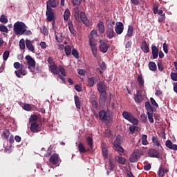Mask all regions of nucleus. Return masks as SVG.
<instances>
[{"label": "nucleus", "mask_w": 177, "mask_h": 177, "mask_svg": "<svg viewBox=\"0 0 177 177\" xmlns=\"http://www.w3.org/2000/svg\"><path fill=\"white\" fill-rule=\"evenodd\" d=\"M151 53L153 59H157L158 57L159 50L157 46L152 44L151 46Z\"/></svg>", "instance_id": "obj_18"}, {"label": "nucleus", "mask_w": 177, "mask_h": 177, "mask_svg": "<svg viewBox=\"0 0 177 177\" xmlns=\"http://www.w3.org/2000/svg\"><path fill=\"white\" fill-rule=\"evenodd\" d=\"M145 108L146 110L148 111L147 113H153V107L151 106V104H150V102H145Z\"/></svg>", "instance_id": "obj_39"}, {"label": "nucleus", "mask_w": 177, "mask_h": 177, "mask_svg": "<svg viewBox=\"0 0 177 177\" xmlns=\"http://www.w3.org/2000/svg\"><path fill=\"white\" fill-rule=\"evenodd\" d=\"M73 15L77 21H82L83 24H85L86 27H89V26H91V21L88 19L86 14H85L84 12L80 11L78 7H75L73 9Z\"/></svg>", "instance_id": "obj_2"}, {"label": "nucleus", "mask_w": 177, "mask_h": 177, "mask_svg": "<svg viewBox=\"0 0 177 177\" xmlns=\"http://www.w3.org/2000/svg\"><path fill=\"white\" fill-rule=\"evenodd\" d=\"M158 23H162L165 21V14H163L162 15H160V17L158 19Z\"/></svg>", "instance_id": "obj_57"}, {"label": "nucleus", "mask_w": 177, "mask_h": 177, "mask_svg": "<svg viewBox=\"0 0 177 177\" xmlns=\"http://www.w3.org/2000/svg\"><path fill=\"white\" fill-rule=\"evenodd\" d=\"M59 161H60V158L57 153H53L50 157L49 162L53 164V165H57V164H59Z\"/></svg>", "instance_id": "obj_12"}, {"label": "nucleus", "mask_w": 177, "mask_h": 177, "mask_svg": "<svg viewBox=\"0 0 177 177\" xmlns=\"http://www.w3.org/2000/svg\"><path fill=\"white\" fill-rule=\"evenodd\" d=\"M64 52L66 56H70V55H71V46H70L69 45L66 46L64 47Z\"/></svg>", "instance_id": "obj_41"}, {"label": "nucleus", "mask_w": 177, "mask_h": 177, "mask_svg": "<svg viewBox=\"0 0 177 177\" xmlns=\"http://www.w3.org/2000/svg\"><path fill=\"white\" fill-rule=\"evenodd\" d=\"M158 68L159 71H164V65H162V61L160 60L158 62Z\"/></svg>", "instance_id": "obj_50"}, {"label": "nucleus", "mask_w": 177, "mask_h": 177, "mask_svg": "<svg viewBox=\"0 0 177 177\" xmlns=\"http://www.w3.org/2000/svg\"><path fill=\"white\" fill-rule=\"evenodd\" d=\"M148 156L152 158H158L160 151L156 149H151L148 151Z\"/></svg>", "instance_id": "obj_13"}, {"label": "nucleus", "mask_w": 177, "mask_h": 177, "mask_svg": "<svg viewBox=\"0 0 177 177\" xmlns=\"http://www.w3.org/2000/svg\"><path fill=\"white\" fill-rule=\"evenodd\" d=\"M9 55H10V52L9 50H6L3 54V60L4 62H6L8 60V58L9 57Z\"/></svg>", "instance_id": "obj_48"}, {"label": "nucleus", "mask_w": 177, "mask_h": 177, "mask_svg": "<svg viewBox=\"0 0 177 177\" xmlns=\"http://www.w3.org/2000/svg\"><path fill=\"white\" fill-rule=\"evenodd\" d=\"M19 73H21V75H26L27 73H26V68H24V65H21V68L18 70Z\"/></svg>", "instance_id": "obj_49"}, {"label": "nucleus", "mask_w": 177, "mask_h": 177, "mask_svg": "<svg viewBox=\"0 0 177 177\" xmlns=\"http://www.w3.org/2000/svg\"><path fill=\"white\" fill-rule=\"evenodd\" d=\"M138 158H139V152L134 151L130 156V162H137Z\"/></svg>", "instance_id": "obj_21"}, {"label": "nucleus", "mask_w": 177, "mask_h": 177, "mask_svg": "<svg viewBox=\"0 0 177 177\" xmlns=\"http://www.w3.org/2000/svg\"><path fill=\"white\" fill-rule=\"evenodd\" d=\"M88 44L91 48V52L94 57H97V44L96 39L93 37H88Z\"/></svg>", "instance_id": "obj_7"}, {"label": "nucleus", "mask_w": 177, "mask_h": 177, "mask_svg": "<svg viewBox=\"0 0 177 177\" xmlns=\"http://www.w3.org/2000/svg\"><path fill=\"white\" fill-rule=\"evenodd\" d=\"M106 88L107 86H106L104 82L101 81L97 84V89L100 93V102H102V103H106V100H107Z\"/></svg>", "instance_id": "obj_4"}, {"label": "nucleus", "mask_w": 177, "mask_h": 177, "mask_svg": "<svg viewBox=\"0 0 177 177\" xmlns=\"http://www.w3.org/2000/svg\"><path fill=\"white\" fill-rule=\"evenodd\" d=\"M70 16H71V12H70V10L68 8L66 9L64 12V20L65 21H68L70 19Z\"/></svg>", "instance_id": "obj_29"}, {"label": "nucleus", "mask_w": 177, "mask_h": 177, "mask_svg": "<svg viewBox=\"0 0 177 177\" xmlns=\"http://www.w3.org/2000/svg\"><path fill=\"white\" fill-rule=\"evenodd\" d=\"M32 107H31V105L30 104H25L24 105V110H26V111H31V109Z\"/></svg>", "instance_id": "obj_55"}, {"label": "nucleus", "mask_w": 177, "mask_h": 177, "mask_svg": "<svg viewBox=\"0 0 177 177\" xmlns=\"http://www.w3.org/2000/svg\"><path fill=\"white\" fill-rule=\"evenodd\" d=\"M88 38H97V30H93L91 33H90V36L88 37Z\"/></svg>", "instance_id": "obj_45"}, {"label": "nucleus", "mask_w": 177, "mask_h": 177, "mask_svg": "<svg viewBox=\"0 0 177 177\" xmlns=\"http://www.w3.org/2000/svg\"><path fill=\"white\" fill-rule=\"evenodd\" d=\"M114 26H115V21L113 19H106V30L105 31V35L109 39H113L115 38V32H114Z\"/></svg>", "instance_id": "obj_3"}, {"label": "nucleus", "mask_w": 177, "mask_h": 177, "mask_svg": "<svg viewBox=\"0 0 177 177\" xmlns=\"http://www.w3.org/2000/svg\"><path fill=\"white\" fill-rule=\"evenodd\" d=\"M40 31L41 34H44V35H49V30H48V28L45 26H44L43 28H40Z\"/></svg>", "instance_id": "obj_40"}, {"label": "nucleus", "mask_w": 177, "mask_h": 177, "mask_svg": "<svg viewBox=\"0 0 177 177\" xmlns=\"http://www.w3.org/2000/svg\"><path fill=\"white\" fill-rule=\"evenodd\" d=\"M142 93H140V91H137L136 94L134 95V101L136 103H142Z\"/></svg>", "instance_id": "obj_22"}, {"label": "nucleus", "mask_w": 177, "mask_h": 177, "mask_svg": "<svg viewBox=\"0 0 177 177\" xmlns=\"http://www.w3.org/2000/svg\"><path fill=\"white\" fill-rule=\"evenodd\" d=\"M57 71H59V74H61L62 77H66L67 74L66 73V69L64 68V66L62 65H59L57 66Z\"/></svg>", "instance_id": "obj_27"}, {"label": "nucleus", "mask_w": 177, "mask_h": 177, "mask_svg": "<svg viewBox=\"0 0 177 177\" xmlns=\"http://www.w3.org/2000/svg\"><path fill=\"white\" fill-rule=\"evenodd\" d=\"M163 50L165 53H168V44L167 43L163 44Z\"/></svg>", "instance_id": "obj_64"}, {"label": "nucleus", "mask_w": 177, "mask_h": 177, "mask_svg": "<svg viewBox=\"0 0 177 177\" xmlns=\"http://www.w3.org/2000/svg\"><path fill=\"white\" fill-rule=\"evenodd\" d=\"M140 121L141 122H144V123L147 122V116L146 115V114L142 113L140 115Z\"/></svg>", "instance_id": "obj_52"}, {"label": "nucleus", "mask_w": 177, "mask_h": 177, "mask_svg": "<svg viewBox=\"0 0 177 177\" xmlns=\"http://www.w3.org/2000/svg\"><path fill=\"white\" fill-rule=\"evenodd\" d=\"M149 68L151 71H157V65L154 62H149L148 64Z\"/></svg>", "instance_id": "obj_32"}, {"label": "nucleus", "mask_w": 177, "mask_h": 177, "mask_svg": "<svg viewBox=\"0 0 177 177\" xmlns=\"http://www.w3.org/2000/svg\"><path fill=\"white\" fill-rule=\"evenodd\" d=\"M86 142L88 145L89 146L91 150H92V151H93V139L92 138V137L88 136L86 138Z\"/></svg>", "instance_id": "obj_33"}, {"label": "nucleus", "mask_w": 177, "mask_h": 177, "mask_svg": "<svg viewBox=\"0 0 177 177\" xmlns=\"http://www.w3.org/2000/svg\"><path fill=\"white\" fill-rule=\"evenodd\" d=\"M100 69L102 71H104L107 67L106 66V63L104 62H102L100 65Z\"/></svg>", "instance_id": "obj_61"}, {"label": "nucleus", "mask_w": 177, "mask_h": 177, "mask_svg": "<svg viewBox=\"0 0 177 177\" xmlns=\"http://www.w3.org/2000/svg\"><path fill=\"white\" fill-rule=\"evenodd\" d=\"M141 50L144 53H149L150 51V49L149 48V46L147 45V42H146V40H144L142 41L141 44Z\"/></svg>", "instance_id": "obj_20"}, {"label": "nucleus", "mask_w": 177, "mask_h": 177, "mask_svg": "<svg viewBox=\"0 0 177 177\" xmlns=\"http://www.w3.org/2000/svg\"><path fill=\"white\" fill-rule=\"evenodd\" d=\"M72 1L74 6L76 5V6H80V5H81V2H82L83 0H72Z\"/></svg>", "instance_id": "obj_62"}, {"label": "nucleus", "mask_w": 177, "mask_h": 177, "mask_svg": "<svg viewBox=\"0 0 177 177\" xmlns=\"http://www.w3.org/2000/svg\"><path fill=\"white\" fill-rule=\"evenodd\" d=\"M27 26L23 21H17L14 24V32L16 35H24Z\"/></svg>", "instance_id": "obj_5"}, {"label": "nucleus", "mask_w": 177, "mask_h": 177, "mask_svg": "<svg viewBox=\"0 0 177 177\" xmlns=\"http://www.w3.org/2000/svg\"><path fill=\"white\" fill-rule=\"evenodd\" d=\"M102 156L106 160V158H109V147L105 143H103L102 145Z\"/></svg>", "instance_id": "obj_15"}, {"label": "nucleus", "mask_w": 177, "mask_h": 177, "mask_svg": "<svg viewBox=\"0 0 177 177\" xmlns=\"http://www.w3.org/2000/svg\"><path fill=\"white\" fill-rule=\"evenodd\" d=\"M78 149H79L80 153H87V151H88L89 150V149H85V146H84V144L81 142L78 145Z\"/></svg>", "instance_id": "obj_35"}, {"label": "nucleus", "mask_w": 177, "mask_h": 177, "mask_svg": "<svg viewBox=\"0 0 177 177\" xmlns=\"http://www.w3.org/2000/svg\"><path fill=\"white\" fill-rule=\"evenodd\" d=\"M100 120L104 122H109L110 120V115L104 110H101L99 113Z\"/></svg>", "instance_id": "obj_10"}, {"label": "nucleus", "mask_w": 177, "mask_h": 177, "mask_svg": "<svg viewBox=\"0 0 177 177\" xmlns=\"http://www.w3.org/2000/svg\"><path fill=\"white\" fill-rule=\"evenodd\" d=\"M97 27L100 34H104V31H106L104 29V23H103V21H100L97 24Z\"/></svg>", "instance_id": "obj_26"}, {"label": "nucleus", "mask_w": 177, "mask_h": 177, "mask_svg": "<svg viewBox=\"0 0 177 177\" xmlns=\"http://www.w3.org/2000/svg\"><path fill=\"white\" fill-rule=\"evenodd\" d=\"M113 146L116 151H118V153H124V148H122L121 145H113Z\"/></svg>", "instance_id": "obj_47"}, {"label": "nucleus", "mask_w": 177, "mask_h": 177, "mask_svg": "<svg viewBox=\"0 0 177 177\" xmlns=\"http://www.w3.org/2000/svg\"><path fill=\"white\" fill-rule=\"evenodd\" d=\"M109 168L110 171H113L114 168H115V163L111 160V159H109Z\"/></svg>", "instance_id": "obj_56"}, {"label": "nucleus", "mask_w": 177, "mask_h": 177, "mask_svg": "<svg viewBox=\"0 0 177 177\" xmlns=\"http://www.w3.org/2000/svg\"><path fill=\"white\" fill-rule=\"evenodd\" d=\"M121 145H122V137L118 136L113 142V146H121Z\"/></svg>", "instance_id": "obj_30"}, {"label": "nucleus", "mask_w": 177, "mask_h": 177, "mask_svg": "<svg viewBox=\"0 0 177 177\" xmlns=\"http://www.w3.org/2000/svg\"><path fill=\"white\" fill-rule=\"evenodd\" d=\"M19 48L22 50L26 49V41H24V39H21L19 41Z\"/></svg>", "instance_id": "obj_44"}, {"label": "nucleus", "mask_w": 177, "mask_h": 177, "mask_svg": "<svg viewBox=\"0 0 177 177\" xmlns=\"http://www.w3.org/2000/svg\"><path fill=\"white\" fill-rule=\"evenodd\" d=\"M148 120L151 124L154 122V119L153 118V112H147Z\"/></svg>", "instance_id": "obj_43"}, {"label": "nucleus", "mask_w": 177, "mask_h": 177, "mask_svg": "<svg viewBox=\"0 0 177 177\" xmlns=\"http://www.w3.org/2000/svg\"><path fill=\"white\" fill-rule=\"evenodd\" d=\"M115 31L118 35H121L124 32V24H122V22H119L115 28Z\"/></svg>", "instance_id": "obj_14"}, {"label": "nucleus", "mask_w": 177, "mask_h": 177, "mask_svg": "<svg viewBox=\"0 0 177 177\" xmlns=\"http://www.w3.org/2000/svg\"><path fill=\"white\" fill-rule=\"evenodd\" d=\"M99 50L102 53H107L109 49H110V44L104 42V40L99 41Z\"/></svg>", "instance_id": "obj_9"}, {"label": "nucleus", "mask_w": 177, "mask_h": 177, "mask_svg": "<svg viewBox=\"0 0 177 177\" xmlns=\"http://www.w3.org/2000/svg\"><path fill=\"white\" fill-rule=\"evenodd\" d=\"M52 150H53V148L52 146H50L47 150V153H46V157H49L52 154Z\"/></svg>", "instance_id": "obj_59"}, {"label": "nucleus", "mask_w": 177, "mask_h": 177, "mask_svg": "<svg viewBox=\"0 0 177 177\" xmlns=\"http://www.w3.org/2000/svg\"><path fill=\"white\" fill-rule=\"evenodd\" d=\"M158 177H164L165 175V171H164V167L160 166L159 168V171L158 172Z\"/></svg>", "instance_id": "obj_42"}, {"label": "nucleus", "mask_w": 177, "mask_h": 177, "mask_svg": "<svg viewBox=\"0 0 177 177\" xmlns=\"http://www.w3.org/2000/svg\"><path fill=\"white\" fill-rule=\"evenodd\" d=\"M91 104L94 107V109H97L99 107V104L97 103V101L95 100H92L91 102Z\"/></svg>", "instance_id": "obj_58"}, {"label": "nucleus", "mask_w": 177, "mask_h": 177, "mask_svg": "<svg viewBox=\"0 0 177 177\" xmlns=\"http://www.w3.org/2000/svg\"><path fill=\"white\" fill-rule=\"evenodd\" d=\"M25 59L27 60V64L30 67L35 68V60L30 55H26Z\"/></svg>", "instance_id": "obj_17"}, {"label": "nucleus", "mask_w": 177, "mask_h": 177, "mask_svg": "<svg viewBox=\"0 0 177 177\" xmlns=\"http://www.w3.org/2000/svg\"><path fill=\"white\" fill-rule=\"evenodd\" d=\"M72 55L75 59H80V53H78V50L77 49L73 48L72 50Z\"/></svg>", "instance_id": "obj_46"}, {"label": "nucleus", "mask_w": 177, "mask_h": 177, "mask_svg": "<svg viewBox=\"0 0 177 177\" xmlns=\"http://www.w3.org/2000/svg\"><path fill=\"white\" fill-rule=\"evenodd\" d=\"M0 31L1 32H9V30H8V27H6L5 25L0 26Z\"/></svg>", "instance_id": "obj_53"}, {"label": "nucleus", "mask_w": 177, "mask_h": 177, "mask_svg": "<svg viewBox=\"0 0 177 177\" xmlns=\"http://www.w3.org/2000/svg\"><path fill=\"white\" fill-rule=\"evenodd\" d=\"M97 82V77H88L87 83L90 88H92L95 86V83Z\"/></svg>", "instance_id": "obj_19"}, {"label": "nucleus", "mask_w": 177, "mask_h": 177, "mask_svg": "<svg viewBox=\"0 0 177 177\" xmlns=\"http://www.w3.org/2000/svg\"><path fill=\"white\" fill-rule=\"evenodd\" d=\"M10 136V131L8 129H4L2 134L3 139H8Z\"/></svg>", "instance_id": "obj_37"}, {"label": "nucleus", "mask_w": 177, "mask_h": 177, "mask_svg": "<svg viewBox=\"0 0 177 177\" xmlns=\"http://www.w3.org/2000/svg\"><path fill=\"white\" fill-rule=\"evenodd\" d=\"M122 117L124 120H127L133 125H138L139 124V120L133 116V114L131 112L124 111L122 112Z\"/></svg>", "instance_id": "obj_6"}, {"label": "nucleus", "mask_w": 177, "mask_h": 177, "mask_svg": "<svg viewBox=\"0 0 177 177\" xmlns=\"http://www.w3.org/2000/svg\"><path fill=\"white\" fill-rule=\"evenodd\" d=\"M8 17L5 16L4 15H2L0 17V22L6 24L8 23Z\"/></svg>", "instance_id": "obj_51"}, {"label": "nucleus", "mask_w": 177, "mask_h": 177, "mask_svg": "<svg viewBox=\"0 0 177 177\" xmlns=\"http://www.w3.org/2000/svg\"><path fill=\"white\" fill-rule=\"evenodd\" d=\"M170 77L172 81H177V72H171L170 74Z\"/></svg>", "instance_id": "obj_54"}, {"label": "nucleus", "mask_w": 177, "mask_h": 177, "mask_svg": "<svg viewBox=\"0 0 177 177\" xmlns=\"http://www.w3.org/2000/svg\"><path fill=\"white\" fill-rule=\"evenodd\" d=\"M142 145L143 146H147L149 145V142L147 141V135L143 134L142 136Z\"/></svg>", "instance_id": "obj_38"}, {"label": "nucleus", "mask_w": 177, "mask_h": 177, "mask_svg": "<svg viewBox=\"0 0 177 177\" xmlns=\"http://www.w3.org/2000/svg\"><path fill=\"white\" fill-rule=\"evenodd\" d=\"M74 100H75V104L77 110H81V100H80V97L75 95L74 96Z\"/></svg>", "instance_id": "obj_25"}, {"label": "nucleus", "mask_w": 177, "mask_h": 177, "mask_svg": "<svg viewBox=\"0 0 177 177\" xmlns=\"http://www.w3.org/2000/svg\"><path fill=\"white\" fill-rule=\"evenodd\" d=\"M26 48L29 50H30V52H32L33 53H34V52H35V48L32 45V43L31 42L30 40H29V39L26 40Z\"/></svg>", "instance_id": "obj_23"}, {"label": "nucleus", "mask_w": 177, "mask_h": 177, "mask_svg": "<svg viewBox=\"0 0 177 177\" xmlns=\"http://www.w3.org/2000/svg\"><path fill=\"white\" fill-rule=\"evenodd\" d=\"M165 146L167 147V149H169L170 150H174V151H176L177 150V145L173 144L172 141L170 140H167L165 142Z\"/></svg>", "instance_id": "obj_16"}, {"label": "nucleus", "mask_w": 177, "mask_h": 177, "mask_svg": "<svg viewBox=\"0 0 177 177\" xmlns=\"http://www.w3.org/2000/svg\"><path fill=\"white\" fill-rule=\"evenodd\" d=\"M153 12L154 15H157V13H158V6H157V4L153 5Z\"/></svg>", "instance_id": "obj_60"}, {"label": "nucleus", "mask_w": 177, "mask_h": 177, "mask_svg": "<svg viewBox=\"0 0 177 177\" xmlns=\"http://www.w3.org/2000/svg\"><path fill=\"white\" fill-rule=\"evenodd\" d=\"M46 16L48 21H53V20H55V12H53L52 8L48 7V8H46Z\"/></svg>", "instance_id": "obj_11"}, {"label": "nucleus", "mask_w": 177, "mask_h": 177, "mask_svg": "<svg viewBox=\"0 0 177 177\" xmlns=\"http://www.w3.org/2000/svg\"><path fill=\"white\" fill-rule=\"evenodd\" d=\"M68 26L69 28V31L72 35H75V29H74V24L72 21H68Z\"/></svg>", "instance_id": "obj_28"}, {"label": "nucleus", "mask_w": 177, "mask_h": 177, "mask_svg": "<svg viewBox=\"0 0 177 177\" xmlns=\"http://www.w3.org/2000/svg\"><path fill=\"white\" fill-rule=\"evenodd\" d=\"M127 37H131L133 35V26H129Z\"/></svg>", "instance_id": "obj_36"}, {"label": "nucleus", "mask_w": 177, "mask_h": 177, "mask_svg": "<svg viewBox=\"0 0 177 177\" xmlns=\"http://www.w3.org/2000/svg\"><path fill=\"white\" fill-rule=\"evenodd\" d=\"M57 3L56 2V0H48L46 3V9L48 8H57Z\"/></svg>", "instance_id": "obj_24"}, {"label": "nucleus", "mask_w": 177, "mask_h": 177, "mask_svg": "<svg viewBox=\"0 0 177 177\" xmlns=\"http://www.w3.org/2000/svg\"><path fill=\"white\" fill-rule=\"evenodd\" d=\"M152 142L153 146H157L158 147H162L161 144L160 143V141L158 140V138L156 136H153L152 137Z\"/></svg>", "instance_id": "obj_34"}, {"label": "nucleus", "mask_w": 177, "mask_h": 177, "mask_svg": "<svg viewBox=\"0 0 177 177\" xmlns=\"http://www.w3.org/2000/svg\"><path fill=\"white\" fill-rule=\"evenodd\" d=\"M118 162H119V164L124 165L125 164V159L122 157H118Z\"/></svg>", "instance_id": "obj_63"}, {"label": "nucleus", "mask_w": 177, "mask_h": 177, "mask_svg": "<svg viewBox=\"0 0 177 177\" xmlns=\"http://www.w3.org/2000/svg\"><path fill=\"white\" fill-rule=\"evenodd\" d=\"M137 81L139 84V86L141 89H143V86H145V80H143V77H142V75H138Z\"/></svg>", "instance_id": "obj_31"}, {"label": "nucleus", "mask_w": 177, "mask_h": 177, "mask_svg": "<svg viewBox=\"0 0 177 177\" xmlns=\"http://www.w3.org/2000/svg\"><path fill=\"white\" fill-rule=\"evenodd\" d=\"M42 120L41 119V115H32L29 118V124L30 125V129L33 133H38L41 132V122Z\"/></svg>", "instance_id": "obj_1"}, {"label": "nucleus", "mask_w": 177, "mask_h": 177, "mask_svg": "<svg viewBox=\"0 0 177 177\" xmlns=\"http://www.w3.org/2000/svg\"><path fill=\"white\" fill-rule=\"evenodd\" d=\"M49 66V71L53 74H59V71H57V65L55 63V60L52 57H49L47 59Z\"/></svg>", "instance_id": "obj_8"}]
</instances>
